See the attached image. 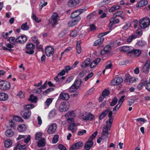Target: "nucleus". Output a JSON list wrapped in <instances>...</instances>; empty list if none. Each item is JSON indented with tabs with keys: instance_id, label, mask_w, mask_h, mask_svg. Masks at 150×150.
<instances>
[{
	"instance_id": "72a5a7b5",
	"label": "nucleus",
	"mask_w": 150,
	"mask_h": 150,
	"mask_svg": "<svg viewBox=\"0 0 150 150\" xmlns=\"http://www.w3.org/2000/svg\"><path fill=\"white\" fill-rule=\"evenodd\" d=\"M27 40V38L25 35H21L19 40V43L23 44Z\"/></svg>"
},
{
	"instance_id": "4c0bfd02",
	"label": "nucleus",
	"mask_w": 150,
	"mask_h": 150,
	"mask_svg": "<svg viewBox=\"0 0 150 150\" xmlns=\"http://www.w3.org/2000/svg\"><path fill=\"white\" fill-rule=\"evenodd\" d=\"M45 0H41L40 3V4L39 6H40V10H41L42 7L45 6L47 4V2H46L45 3Z\"/></svg>"
},
{
	"instance_id": "37998d69",
	"label": "nucleus",
	"mask_w": 150,
	"mask_h": 150,
	"mask_svg": "<svg viewBox=\"0 0 150 150\" xmlns=\"http://www.w3.org/2000/svg\"><path fill=\"white\" fill-rule=\"evenodd\" d=\"M120 7V6H114L111 8L109 11L110 13L112 12L115 10L119 9Z\"/></svg>"
},
{
	"instance_id": "bf43d9fd",
	"label": "nucleus",
	"mask_w": 150,
	"mask_h": 150,
	"mask_svg": "<svg viewBox=\"0 0 150 150\" xmlns=\"http://www.w3.org/2000/svg\"><path fill=\"white\" fill-rule=\"evenodd\" d=\"M66 34V31L64 30L61 32L58 35V36L60 38H62Z\"/></svg>"
},
{
	"instance_id": "6ab92c4d",
	"label": "nucleus",
	"mask_w": 150,
	"mask_h": 150,
	"mask_svg": "<svg viewBox=\"0 0 150 150\" xmlns=\"http://www.w3.org/2000/svg\"><path fill=\"white\" fill-rule=\"evenodd\" d=\"M79 3V0H69L67 3L69 7H73Z\"/></svg>"
},
{
	"instance_id": "5701e85b",
	"label": "nucleus",
	"mask_w": 150,
	"mask_h": 150,
	"mask_svg": "<svg viewBox=\"0 0 150 150\" xmlns=\"http://www.w3.org/2000/svg\"><path fill=\"white\" fill-rule=\"evenodd\" d=\"M8 98V95L5 93H0V100L5 101Z\"/></svg>"
},
{
	"instance_id": "c85d7f7f",
	"label": "nucleus",
	"mask_w": 150,
	"mask_h": 150,
	"mask_svg": "<svg viewBox=\"0 0 150 150\" xmlns=\"http://www.w3.org/2000/svg\"><path fill=\"white\" fill-rule=\"evenodd\" d=\"M104 38H99L95 41L93 43V45L97 46L100 44L104 41Z\"/></svg>"
},
{
	"instance_id": "09e8293b",
	"label": "nucleus",
	"mask_w": 150,
	"mask_h": 150,
	"mask_svg": "<svg viewBox=\"0 0 150 150\" xmlns=\"http://www.w3.org/2000/svg\"><path fill=\"white\" fill-rule=\"evenodd\" d=\"M42 135V133L41 132H37L35 135V139L37 140H39L41 138Z\"/></svg>"
},
{
	"instance_id": "9b49d317",
	"label": "nucleus",
	"mask_w": 150,
	"mask_h": 150,
	"mask_svg": "<svg viewBox=\"0 0 150 150\" xmlns=\"http://www.w3.org/2000/svg\"><path fill=\"white\" fill-rule=\"evenodd\" d=\"M83 145V143L81 142H79L73 144L70 148L69 150L79 149Z\"/></svg>"
},
{
	"instance_id": "338daca9",
	"label": "nucleus",
	"mask_w": 150,
	"mask_h": 150,
	"mask_svg": "<svg viewBox=\"0 0 150 150\" xmlns=\"http://www.w3.org/2000/svg\"><path fill=\"white\" fill-rule=\"evenodd\" d=\"M137 121L138 122H143L144 123L146 122V120L143 118H137L136 119Z\"/></svg>"
},
{
	"instance_id": "f257e3e1",
	"label": "nucleus",
	"mask_w": 150,
	"mask_h": 150,
	"mask_svg": "<svg viewBox=\"0 0 150 150\" xmlns=\"http://www.w3.org/2000/svg\"><path fill=\"white\" fill-rule=\"evenodd\" d=\"M112 112L110 111L108 114L109 119L106 122V125L104 126L102 130L101 137L107 138L110 133L108 132L110 129L114 119V117L112 116Z\"/></svg>"
},
{
	"instance_id": "1a4fd4ad",
	"label": "nucleus",
	"mask_w": 150,
	"mask_h": 150,
	"mask_svg": "<svg viewBox=\"0 0 150 150\" xmlns=\"http://www.w3.org/2000/svg\"><path fill=\"white\" fill-rule=\"evenodd\" d=\"M83 11L82 9L76 10L71 13L70 17L71 18H77L78 17H80L79 16L82 12Z\"/></svg>"
},
{
	"instance_id": "7c9ffc66",
	"label": "nucleus",
	"mask_w": 150,
	"mask_h": 150,
	"mask_svg": "<svg viewBox=\"0 0 150 150\" xmlns=\"http://www.w3.org/2000/svg\"><path fill=\"white\" fill-rule=\"evenodd\" d=\"M57 114V111L55 110H53L49 113V117L50 118L54 117Z\"/></svg>"
},
{
	"instance_id": "58836bf2",
	"label": "nucleus",
	"mask_w": 150,
	"mask_h": 150,
	"mask_svg": "<svg viewBox=\"0 0 150 150\" xmlns=\"http://www.w3.org/2000/svg\"><path fill=\"white\" fill-rule=\"evenodd\" d=\"M27 22L23 24L21 27V29L23 30H28L29 27V26L27 25Z\"/></svg>"
},
{
	"instance_id": "cd10ccee",
	"label": "nucleus",
	"mask_w": 150,
	"mask_h": 150,
	"mask_svg": "<svg viewBox=\"0 0 150 150\" xmlns=\"http://www.w3.org/2000/svg\"><path fill=\"white\" fill-rule=\"evenodd\" d=\"M81 41H78L77 42L76 44V48L77 52L78 54H80L81 51Z\"/></svg>"
},
{
	"instance_id": "680f3d73",
	"label": "nucleus",
	"mask_w": 150,
	"mask_h": 150,
	"mask_svg": "<svg viewBox=\"0 0 150 150\" xmlns=\"http://www.w3.org/2000/svg\"><path fill=\"white\" fill-rule=\"evenodd\" d=\"M71 68L72 67H71L70 66H65L64 67V70L66 72L68 73L71 69Z\"/></svg>"
},
{
	"instance_id": "e2e57ef3",
	"label": "nucleus",
	"mask_w": 150,
	"mask_h": 150,
	"mask_svg": "<svg viewBox=\"0 0 150 150\" xmlns=\"http://www.w3.org/2000/svg\"><path fill=\"white\" fill-rule=\"evenodd\" d=\"M67 118V119L68 122L70 124H75L74 122V120L73 118Z\"/></svg>"
},
{
	"instance_id": "c9c22d12",
	"label": "nucleus",
	"mask_w": 150,
	"mask_h": 150,
	"mask_svg": "<svg viewBox=\"0 0 150 150\" xmlns=\"http://www.w3.org/2000/svg\"><path fill=\"white\" fill-rule=\"evenodd\" d=\"M78 88L76 87L74 84H73L69 88V90L70 92H73L76 90Z\"/></svg>"
},
{
	"instance_id": "f03ea898",
	"label": "nucleus",
	"mask_w": 150,
	"mask_h": 150,
	"mask_svg": "<svg viewBox=\"0 0 150 150\" xmlns=\"http://www.w3.org/2000/svg\"><path fill=\"white\" fill-rule=\"evenodd\" d=\"M150 20L149 18L145 17L141 19L139 21V25L143 29H145L150 25Z\"/></svg>"
},
{
	"instance_id": "8fccbe9b",
	"label": "nucleus",
	"mask_w": 150,
	"mask_h": 150,
	"mask_svg": "<svg viewBox=\"0 0 150 150\" xmlns=\"http://www.w3.org/2000/svg\"><path fill=\"white\" fill-rule=\"evenodd\" d=\"M121 104H117L113 109V111L115 112L117 111L120 107Z\"/></svg>"
},
{
	"instance_id": "b1692460",
	"label": "nucleus",
	"mask_w": 150,
	"mask_h": 150,
	"mask_svg": "<svg viewBox=\"0 0 150 150\" xmlns=\"http://www.w3.org/2000/svg\"><path fill=\"white\" fill-rule=\"evenodd\" d=\"M18 38L19 37H18L15 40L14 37H10L9 39H8V40L11 43L15 44L16 43H18L19 42Z\"/></svg>"
},
{
	"instance_id": "a18cd8bd",
	"label": "nucleus",
	"mask_w": 150,
	"mask_h": 150,
	"mask_svg": "<svg viewBox=\"0 0 150 150\" xmlns=\"http://www.w3.org/2000/svg\"><path fill=\"white\" fill-rule=\"evenodd\" d=\"M81 83V80H77L75 81L74 84L77 88H78L80 86Z\"/></svg>"
},
{
	"instance_id": "5fc2aeb1",
	"label": "nucleus",
	"mask_w": 150,
	"mask_h": 150,
	"mask_svg": "<svg viewBox=\"0 0 150 150\" xmlns=\"http://www.w3.org/2000/svg\"><path fill=\"white\" fill-rule=\"evenodd\" d=\"M32 40L36 44V45H38L39 44V42L37 38L35 36H34L32 38Z\"/></svg>"
},
{
	"instance_id": "6e6d98bb",
	"label": "nucleus",
	"mask_w": 150,
	"mask_h": 150,
	"mask_svg": "<svg viewBox=\"0 0 150 150\" xmlns=\"http://www.w3.org/2000/svg\"><path fill=\"white\" fill-rule=\"evenodd\" d=\"M107 65L105 66V69H110L112 67V64L111 63L110 61L107 62Z\"/></svg>"
},
{
	"instance_id": "774afa93",
	"label": "nucleus",
	"mask_w": 150,
	"mask_h": 150,
	"mask_svg": "<svg viewBox=\"0 0 150 150\" xmlns=\"http://www.w3.org/2000/svg\"><path fill=\"white\" fill-rule=\"evenodd\" d=\"M30 140V136L28 135L26 138L24 139V143L27 144Z\"/></svg>"
},
{
	"instance_id": "f704fd0d",
	"label": "nucleus",
	"mask_w": 150,
	"mask_h": 150,
	"mask_svg": "<svg viewBox=\"0 0 150 150\" xmlns=\"http://www.w3.org/2000/svg\"><path fill=\"white\" fill-rule=\"evenodd\" d=\"M118 99L117 97H115L112 99L110 105L111 106H114L117 103Z\"/></svg>"
},
{
	"instance_id": "423d86ee",
	"label": "nucleus",
	"mask_w": 150,
	"mask_h": 150,
	"mask_svg": "<svg viewBox=\"0 0 150 150\" xmlns=\"http://www.w3.org/2000/svg\"><path fill=\"white\" fill-rule=\"evenodd\" d=\"M69 108V105L68 102L62 103L59 107L60 110L63 112L67 111Z\"/></svg>"
},
{
	"instance_id": "e433bc0d",
	"label": "nucleus",
	"mask_w": 150,
	"mask_h": 150,
	"mask_svg": "<svg viewBox=\"0 0 150 150\" xmlns=\"http://www.w3.org/2000/svg\"><path fill=\"white\" fill-rule=\"evenodd\" d=\"M121 51L123 52H127L128 53H130L131 50H129V48L127 46L122 47L121 48Z\"/></svg>"
},
{
	"instance_id": "0e129e2a",
	"label": "nucleus",
	"mask_w": 150,
	"mask_h": 150,
	"mask_svg": "<svg viewBox=\"0 0 150 150\" xmlns=\"http://www.w3.org/2000/svg\"><path fill=\"white\" fill-rule=\"evenodd\" d=\"M125 95H123L121 96L119 100L118 101V104H121L122 105V103L123 102L124 100V98L125 97Z\"/></svg>"
},
{
	"instance_id": "4be33fe9",
	"label": "nucleus",
	"mask_w": 150,
	"mask_h": 150,
	"mask_svg": "<svg viewBox=\"0 0 150 150\" xmlns=\"http://www.w3.org/2000/svg\"><path fill=\"white\" fill-rule=\"evenodd\" d=\"M130 53L134 55L135 57H138L141 54V51L138 49H133L131 50Z\"/></svg>"
},
{
	"instance_id": "dca6fc26",
	"label": "nucleus",
	"mask_w": 150,
	"mask_h": 150,
	"mask_svg": "<svg viewBox=\"0 0 150 150\" xmlns=\"http://www.w3.org/2000/svg\"><path fill=\"white\" fill-rule=\"evenodd\" d=\"M93 142L88 139V141L86 142L85 144L84 148L86 150H89L93 145Z\"/></svg>"
},
{
	"instance_id": "a19ab883",
	"label": "nucleus",
	"mask_w": 150,
	"mask_h": 150,
	"mask_svg": "<svg viewBox=\"0 0 150 150\" xmlns=\"http://www.w3.org/2000/svg\"><path fill=\"white\" fill-rule=\"evenodd\" d=\"M34 105L32 104L27 105L24 106V109L27 110L34 108Z\"/></svg>"
},
{
	"instance_id": "3c124183",
	"label": "nucleus",
	"mask_w": 150,
	"mask_h": 150,
	"mask_svg": "<svg viewBox=\"0 0 150 150\" xmlns=\"http://www.w3.org/2000/svg\"><path fill=\"white\" fill-rule=\"evenodd\" d=\"M52 100L51 98H48L45 102V105L48 106L52 103Z\"/></svg>"
},
{
	"instance_id": "603ef678",
	"label": "nucleus",
	"mask_w": 150,
	"mask_h": 150,
	"mask_svg": "<svg viewBox=\"0 0 150 150\" xmlns=\"http://www.w3.org/2000/svg\"><path fill=\"white\" fill-rule=\"evenodd\" d=\"M59 136L57 135H55L53 137V140H52V142L53 144L56 143L57 141L58 140Z\"/></svg>"
},
{
	"instance_id": "ddd939ff",
	"label": "nucleus",
	"mask_w": 150,
	"mask_h": 150,
	"mask_svg": "<svg viewBox=\"0 0 150 150\" xmlns=\"http://www.w3.org/2000/svg\"><path fill=\"white\" fill-rule=\"evenodd\" d=\"M19 121V116H14L13 117V120L10 122L9 126L11 127L14 128L16 123Z\"/></svg>"
},
{
	"instance_id": "13d9d810",
	"label": "nucleus",
	"mask_w": 150,
	"mask_h": 150,
	"mask_svg": "<svg viewBox=\"0 0 150 150\" xmlns=\"http://www.w3.org/2000/svg\"><path fill=\"white\" fill-rule=\"evenodd\" d=\"M122 13L123 12L122 11H117L114 14L113 16L114 17V18H115L117 16H120L121 15Z\"/></svg>"
},
{
	"instance_id": "2eb2a0df",
	"label": "nucleus",
	"mask_w": 150,
	"mask_h": 150,
	"mask_svg": "<svg viewBox=\"0 0 150 150\" xmlns=\"http://www.w3.org/2000/svg\"><path fill=\"white\" fill-rule=\"evenodd\" d=\"M71 21L68 23L69 26L70 27L72 26L76 25L78 22L80 20V17H78L77 18H73Z\"/></svg>"
},
{
	"instance_id": "c03bdc74",
	"label": "nucleus",
	"mask_w": 150,
	"mask_h": 150,
	"mask_svg": "<svg viewBox=\"0 0 150 150\" xmlns=\"http://www.w3.org/2000/svg\"><path fill=\"white\" fill-rule=\"evenodd\" d=\"M74 113L73 111L71 112H68L67 113L65 114V116L66 117H68V118H71L72 116H74Z\"/></svg>"
},
{
	"instance_id": "bb28decb",
	"label": "nucleus",
	"mask_w": 150,
	"mask_h": 150,
	"mask_svg": "<svg viewBox=\"0 0 150 150\" xmlns=\"http://www.w3.org/2000/svg\"><path fill=\"white\" fill-rule=\"evenodd\" d=\"M45 144V142L44 138H42L38 143V145L39 147L44 146Z\"/></svg>"
},
{
	"instance_id": "9d476101",
	"label": "nucleus",
	"mask_w": 150,
	"mask_h": 150,
	"mask_svg": "<svg viewBox=\"0 0 150 150\" xmlns=\"http://www.w3.org/2000/svg\"><path fill=\"white\" fill-rule=\"evenodd\" d=\"M150 66V60H147L142 67V71L145 74L147 73L149 71Z\"/></svg>"
},
{
	"instance_id": "20e7f679",
	"label": "nucleus",
	"mask_w": 150,
	"mask_h": 150,
	"mask_svg": "<svg viewBox=\"0 0 150 150\" xmlns=\"http://www.w3.org/2000/svg\"><path fill=\"white\" fill-rule=\"evenodd\" d=\"M26 50L25 52L27 54H32L34 52V45L32 43H29L26 46Z\"/></svg>"
},
{
	"instance_id": "393cba45",
	"label": "nucleus",
	"mask_w": 150,
	"mask_h": 150,
	"mask_svg": "<svg viewBox=\"0 0 150 150\" xmlns=\"http://www.w3.org/2000/svg\"><path fill=\"white\" fill-rule=\"evenodd\" d=\"M14 134V132L11 129H8L5 132L6 135L8 137H12L13 135Z\"/></svg>"
},
{
	"instance_id": "412c9836",
	"label": "nucleus",
	"mask_w": 150,
	"mask_h": 150,
	"mask_svg": "<svg viewBox=\"0 0 150 150\" xmlns=\"http://www.w3.org/2000/svg\"><path fill=\"white\" fill-rule=\"evenodd\" d=\"M111 50V47L109 45H106L104 48L103 50H102L100 52V54L103 55L106 53L109 52Z\"/></svg>"
},
{
	"instance_id": "6e6552de",
	"label": "nucleus",
	"mask_w": 150,
	"mask_h": 150,
	"mask_svg": "<svg viewBox=\"0 0 150 150\" xmlns=\"http://www.w3.org/2000/svg\"><path fill=\"white\" fill-rule=\"evenodd\" d=\"M123 81V79L120 77H115L112 80L110 84L112 86L118 85L122 83Z\"/></svg>"
},
{
	"instance_id": "052dcab7",
	"label": "nucleus",
	"mask_w": 150,
	"mask_h": 150,
	"mask_svg": "<svg viewBox=\"0 0 150 150\" xmlns=\"http://www.w3.org/2000/svg\"><path fill=\"white\" fill-rule=\"evenodd\" d=\"M97 133L98 132L97 131H95L88 139H89L90 140L92 141L93 140V139L96 136L97 134Z\"/></svg>"
},
{
	"instance_id": "de8ad7c7",
	"label": "nucleus",
	"mask_w": 150,
	"mask_h": 150,
	"mask_svg": "<svg viewBox=\"0 0 150 150\" xmlns=\"http://www.w3.org/2000/svg\"><path fill=\"white\" fill-rule=\"evenodd\" d=\"M78 33V31L77 30H74L72 31L70 34V36L72 37H74L77 35Z\"/></svg>"
},
{
	"instance_id": "c756f323",
	"label": "nucleus",
	"mask_w": 150,
	"mask_h": 150,
	"mask_svg": "<svg viewBox=\"0 0 150 150\" xmlns=\"http://www.w3.org/2000/svg\"><path fill=\"white\" fill-rule=\"evenodd\" d=\"M12 144V141L9 139L6 140L4 142V146L6 148L9 147Z\"/></svg>"
},
{
	"instance_id": "a878e982",
	"label": "nucleus",
	"mask_w": 150,
	"mask_h": 150,
	"mask_svg": "<svg viewBox=\"0 0 150 150\" xmlns=\"http://www.w3.org/2000/svg\"><path fill=\"white\" fill-rule=\"evenodd\" d=\"M110 109L109 108H108L106 110L103 111L101 114L99 115V119L101 120L106 115L107 113L108 112H109Z\"/></svg>"
},
{
	"instance_id": "473e14b6",
	"label": "nucleus",
	"mask_w": 150,
	"mask_h": 150,
	"mask_svg": "<svg viewBox=\"0 0 150 150\" xmlns=\"http://www.w3.org/2000/svg\"><path fill=\"white\" fill-rule=\"evenodd\" d=\"M76 124H70L68 126V129L71 131L72 132H75L76 129H75Z\"/></svg>"
},
{
	"instance_id": "f8f14e48",
	"label": "nucleus",
	"mask_w": 150,
	"mask_h": 150,
	"mask_svg": "<svg viewBox=\"0 0 150 150\" xmlns=\"http://www.w3.org/2000/svg\"><path fill=\"white\" fill-rule=\"evenodd\" d=\"M54 49L52 47L49 46L45 50V53L48 57H50L53 55L54 53Z\"/></svg>"
},
{
	"instance_id": "39448f33",
	"label": "nucleus",
	"mask_w": 150,
	"mask_h": 150,
	"mask_svg": "<svg viewBox=\"0 0 150 150\" xmlns=\"http://www.w3.org/2000/svg\"><path fill=\"white\" fill-rule=\"evenodd\" d=\"M59 18L58 14L56 13H53L51 17L50 23L52 24V25L54 27L55 25L57 23L58 19Z\"/></svg>"
},
{
	"instance_id": "a211bd4d",
	"label": "nucleus",
	"mask_w": 150,
	"mask_h": 150,
	"mask_svg": "<svg viewBox=\"0 0 150 150\" xmlns=\"http://www.w3.org/2000/svg\"><path fill=\"white\" fill-rule=\"evenodd\" d=\"M59 97L62 100H67L69 98L70 96L67 93L62 92L60 94Z\"/></svg>"
},
{
	"instance_id": "ea45409f",
	"label": "nucleus",
	"mask_w": 150,
	"mask_h": 150,
	"mask_svg": "<svg viewBox=\"0 0 150 150\" xmlns=\"http://www.w3.org/2000/svg\"><path fill=\"white\" fill-rule=\"evenodd\" d=\"M26 129V126L24 124L19 125V132H23L25 131Z\"/></svg>"
},
{
	"instance_id": "49530a36",
	"label": "nucleus",
	"mask_w": 150,
	"mask_h": 150,
	"mask_svg": "<svg viewBox=\"0 0 150 150\" xmlns=\"http://www.w3.org/2000/svg\"><path fill=\"white\" fill-rule=\"evenodd\" d=\"M110 92L108 90H104L102 93V95H103L104 97L106 96H108L110 94Z\"/></svg>"
},
{
	"instance_id": "79ce46f5",
	"label": "nucleus",
	"mask_w": 150,
	"mask_h": 150,
	"mask_svg": "<svg viewBox=\"0 0 150 150\" xmlns=\"http://www.w3.org/2000/svg\"><path fill=\"white\" fill-rule=\"evenodd\" d=\"M87 117L86 120L91 121L93 120L94 118V116L91 113L87 114Z\"/></svg>"
},
{
	"instance_id": "2f4dec72",
	"label": "nucleus",
	"mask_w": 150,
	"mask_h": 150,
	"mask_svg": "<svg viewBox=\"0 0 150 150\" xmlns=\"http://www.w3.org/2000/svg\"><path fill=\"white\" fill-rule=\"evenodd\" d=\"M37 99L36 96H34L32 94L30 96L28 100L32 102L36 103L37 102Z\"/></svg>"
},
{
	"instance_id": "4d7b16f0",
	"label": "nucleus",
	"mask_w": 150,
	"mask_h": 150,
	"mask_svg": "<svg viewBox=\"0 0 150 150\" xmlns=\"http://www.w3.org/2000/svg\"><path fill=\"white\" fill-rule=\"evenodd\" d=\"M93 73L91 72L88 75L86 76L84 78V80L86 81L88 79L91 77L93 75Z\"/></svg>"
},
{
	"instance_id": "4468645a",
	"label": "nucleus",
	"mask_w": 150,
	"mask_h": 150,
	"mask_svg": "<svg viewBox=\"0 0 150 150\" xmlns=\"http://www.w3.org/2000/svg\"><path fill=\"white\" fill-rule=\"evenodd\" d=\"M56 128L57 125L55 123L52 124L49 127L47 130V132L50 134H52L55 132Z\"/></svg>"
},
{
	"instance_id": "0eeeda50",
	"label": "nucleus",
	"mask_w": 150,
	"mask_h": 150,
	"mask_svg": "<svg viewBox=\"0 0 150 150\" xmlns=\"http://www.w3.org/2000/svg\"><path fill=\"white\" fill-rule=\"evenodd\" d=\"M31 112L30 111L26 110H22L21 112V116L25 119H28L31 115Z\"/></svg>"
},
{
	"instance_id": "69168bd1",
	"label": "nucleus",
	"mask_w": 150,
	"mask_h": 150,
	"mask_svg": "<svg viewBox=\"0 0 150 150\" xmlns=\"http://www.w3.org/2000/svg\"><path fill=\"white\" fill-rule=\"evenodd\" d=\"M86 72V71H83L79 74V76L80 77L82 78L85 75Z\"/></svg>"
},
{
	"instance_id": "f3484780",
	"label": "nucleus",
	"mask_w": 150,
	"mask_h": 150,
	"mask_svg": "<svg viewBox=\"0 0 150 150\" xmlns=\"http://www.w3.org/2000/svg\"><path fill=\"white\" fill-rule=\"evenodd\" d=\"M148 4L147 1L146 0H142L138 2L136 4V7L139 8L146 5Z\"/></svg>"
},
{
	"instance_id": "864d4df0",
	"label": "nucleus",
	"mask_w": 150,
	"mask_h": 150,
	"mask_svg": "<svg viewBox=\"0 0 150 150\" xmlns=\"http://www.w3.org/2000/svg\"><path fill=\"white\" fill-rule=\"evenodd\" d=\"M33 19L36 22L39 23L41 21L40 19H39L37 17L35 14L34 13L32 14V16Z\"/></svg>"
},
{
	"instance_id": "7ed1b4c3",
	"label": "nucleus",
	"mask_w": 150,
	"mask_h": 150,
	"mask_svg": "<svg viewBox=\"0 0 150 150\" xmlns=\"http://www.w3.org/2000/svg\"><path fill=\"white\" fill-rule=\"evenodd\" d=\"M11 87L10 83L7 81H0V89L2 90H8Z\"/></svg>"
},
{
	"instance_id": "aec40b11",
	"label": "nucleus",
	"mask_w": 150,
	"mask_h": 150,
	"mask_svg": "<svg viewBox=\"0 0 150 150\" xmlns=\"http://www.w3.org/2000/svg\"><path fill=\"white\" fill-rule=\"evenodd\" d=\"M91 59L89 58H87L83 62L81 65V67L82 68H85L87 67L90 64Z\"/></svg>"
}]
</instances>
